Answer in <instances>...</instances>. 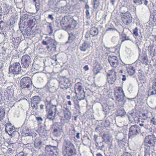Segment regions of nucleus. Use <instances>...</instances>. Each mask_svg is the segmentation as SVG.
<instances>
[{
	"instance_id": "obj_2",
	"label": "nucleus",
	"mask_w": 156,
	"mask_h": 156,
	"mask_svg": "<svg viewBox=\"0 0 156 156\" xmlns=\"http://www.w3.org/2000/svg\"><path fill=\"white\" fill-rule=\"evenodd\" d=\"M62 153L64 156H75L76 154L75 146L70 141H65L62 147Z\"/></svg>"
},
{
	"instance_id": "obj_61",
	"label": "nucleus",
	"mask_w": 156,
	"mask_h": 156,
	"mask_svg": "<svg viewBox=\"0 0 156 156\" xmlns=\"http://www.w3.org/2000/svg\"><path fill=\"white\" fill-rule=\"evenodd\" d=\"M85 8L86 9V10H89V6L87 4H86L85 5Z\"/></svg>"
},
{
	"instance_id": "obj_4",
	"label": "nucleus",
	"mask_w": 156,
	"mask_h": 156,
	"mask_svg": "<svg viewBox=\"0 0 156 156\" xmlns=\"http://www.w3.org/2000/svg\"><path fill=\"white\" fill-rule=\"evenodd\" d=\"M75 92L79 100H83L85 98V93L82 83L80 82L76 83L75 85Z\"/></svg>"
},
{
	"instance_id": "obj_26",
	"label": "nucleus",
	"mask_w": 156,
	"mask_h": 156,
	"mask_svg": "<svg viewBox=\"0 0 156 156\" xmlns=\"http://www.w3.org/2000/svg\"><path fill=\"white\" fill-rule=\"evenodd\" d=\"M126 71L127 73L129 75H133L135 73V69L133 66L131 65H129L128 66H126Z\"/></svg>"
},
{
	"instance_id": "obj_42",
	"label": "nucleus",
	"mask_w": 156,
	"mask_h": 156,
	"mask_svg": "<svg viewBox=\"0 0 156 156\" xmlns=\"http://www.w3.org/2000/svg\"><path fill=\"white\" fill-rule=\"evenodd\" d=\"M93 71V73L94 75H96L98 73H99L100 72V69H98V67H97L96 66H95L94 68Z\"/></svg>"
},
{
	"instance_id": "obj_60",
	"label": "nucleus",
	"mask_w": 156,
	"mask_h": 156,
	"mask_svg": "<svg viewBox=\"0 0 156 156\" xmlns=\"http://www.w3.org/2000/svg\"><path fill=\"white\" fill-rule=\"evenodd\" d=\"M3 13L2 9L1 6H0V17L2 16Z\"/></svg>"
},
{
	"instance_id": "obj_37",
	"label": "nucleus",
	"mask_w": 156,
	"mask_h": 156,
	"mask_svg": "<svg viewBox=\"0 0 156 156\" xmlns=\"http://www.w3.org/2000/svg\"><path fill=\"white\" fill-rule=\"evenodd\" d=\"M27 30V35H35L36 34V30H32V27L29 30Z\"/></svg>"
},
{
	"instance_id": "obj_64",
	"label": "nucleus",
	"mask_w": 156,
	"mask_h": 156,
	"mask_svg": "<svg viewBox=\"0 0 156 156\" xmlns=\"http://www.w3.org/2000/svg\"><path fill=\"white\" fill-rule=\"evenodd\" d=\"M12 150L11 148H8V150H7V152L8 153H11V151H12Z\"/></svg>"
},
{
	"instance_id": "obj_11",
	"label": "nucleus",
	"mask_w": 156,
	"mask_h": 156,
	"mask_svg": "<svg viewBox=\"0 0 156 156\" xmlns=\"http://www.w3.org/2000/svg\"><path fill=\"white\" fill-rule=\"evenodd\" d=\"M21 61L22 66L24 68H27L31 64V58L28 55H24L22 56Z\"/></svg>"
},
{
	"instance_id": "obj_49",
	"label": "nucleus",
	"mask_w": 156,
	"mask_h": 156,
	"mask_svg": "<svg viewBox=\"0 0 156 156\" xmlns=\"http://www.w3.org/2000/svg\"><path fill=\"white\" fill-rule=\"evenodd\" d=\"M48 29H49L50 31L49 32V35H51L53 32L52 27L51 25H49L48 27Z\"/></svg>"
},
{
	"instance_id": "obj_22",
	"label": "nucleus",
	"mask_w": 156,
	"mask_h": 156,
	"mask_svg": "<svg viewBox=\"0 0 156 156\" xmlns=\"http://www.w3.org/2000/svg\"><path fill=\"white\" fill-rule=\"evenodd\" d=\"M34 144L35 147L37 148L38 149L41 148L42 141L41 138L40 137H36L34 141Z\"/></svg>"
},
{
	"instance_id": "obj_62",
	"label": "nucleus",
	"mask_w": 156,
	"mask_h": 156,
	"mask_svg": "<svg viewBox=\"0 0 156 156\" xmlns=\"http://www.w3.org/2000/svg\"><path fill=\"white\" fill-rule=\"evenodd\" d=\"M85 13L87 16H88L90 14V12L89 11V10H86Z\"/></svg>"
},
{
	"instance_id": "obj_35",
	"label": "nucleus",
	"mask_w": 156,
	"mask_h": 156,
	"mask_svg": "<svg viewBox=\"0 0 156 156\" xmlns=\"http://www.w3.org/2000/svg\"><path fill=\"white\" fill-rule=\"evenodd\" d=\"M130 40V38L129 36L124 33H122L121 34V41L122 42L124 41L125 40Z\"/></svg>"
},
{
	"instance_id": "obj_8",
	"label": "nucleus",
	"mask_w": 156,
	"mask_h": 156,
	"mask_svg": "<svg viewBox=\"0 0 156 156\" xmlns=\"http://www.w3.org/2000/svg\"><path fill=\"white\" fill-rule=\"evenodd\" d=\"M21 66L19 62L14 63L9 66V71L11 73L16 74L20 73L21 71Z\"/></svg>"
},
{
	"instance_id": "obj_10",
	"label": "nucleus",
	"mask_w": 156,
	"mask_h": 156,
	"mask_svg": "<svg viewBox=\"0 0 156 156\" xmlns=\"http://www.w3.org/2000/svg\"><path fill=\"white\" fill-rule=\"evenodd\" d=\"M141 132L140 127L137 125L131 126L129 129V136L133 137L136 136Z\"/></svg>"
},
{
	"instance_id": "obj_53",
	"label": "nucleus",
	"mask_w": 156,
	"mask_h": 156,
	"mask_svg": "<svg viewBox=\"0 0 156 156\" xmlns=\"http://www.w3.org/2000/svg\"><path fill=\"white\" fill-rule=\"evenodd\" d=\"M98 135L95 134L94 136V140L95 142H97V141L98 138Z\"/></svg>"
},
{
	"instance_id": "obj_18",
	"label": "nucleus",
	"mask_w": 156,
	"mask_h": 156,
	"mask_svg": "<svg viewBox=\"0 0 156 156\" xmlns=\"http://www.w3.org/2000/svg\"><path fill=\"white\" fill-rule=\"evenodd\" d=\"M63 115L62 116V119L64 120L69 121L71 119L72 113L69 108H64L63 110Z\"/></svg>"
},
{
	"instance_id": "obj_44",
	"label": "nucleus",
	"mask_w": 156,
	"mask_h": 156,
	"mask_svg": "<svg viewBox=\"0 0 156 156\" xmlns=\"http://www.w3.org/2000/svg\"><path fill=\"white\" fill-rule=\"evenodd\" d=\"M12 42L14 45L17 46V45L19 44V41L16 38H14L12 40Z\"/></svg>"
},
{
	"instance_id": "obj_30",
	"label": "nucleus",
	"mask_w": 156,
	"mask_h": 156,
	"mask_svg": "<svg viewBox=\"0 0 156 156\" xmlns=\"http://www.w3.org/2000/svg\"><path fill=\"white\" fill-rule=\"evenodd\" d=\"M148 50L150 55H154L155 53V49L154 48V46L153 44H150L148 46Z\"/></svg>"
},
{
	"instance_id": "obj_14",
	"label": "nucleus",
	"mask_w": 156,
	"mask_h": 156,
	"mask_svg": "<svg viewBox=\"0 0 156 156\" xmlns=\"http://www.w3.org/2000/svg\"><path fill=\"white\" fill-rule=\"evenodd\" d=\"M41 99L38 96H35L32 97L31 100V104L32 107L35 109H38V104L41 101Z\"/></svg>"
},
{
	"instance_id": "obj_27",
	"label": "nucleus",
	"mask_w": 156,
	"mask_h": 156,
	"mask_svg": "<svg viewBox=\"0 0 156 156\" xmlns=\"http://www.w3.org/2000/svg\"><path fill=\"white\" fill-rule=\"evenodd\" d=\"M125 94L124 92L119 94L117 96H115V100L118 102L123 101L124 99Z\"/></svg>"
},
{
	"instance_id": "obj_40",
	"label": "nucleus",
	"mask_w": 156,
	"mask_h": 156,
	"mask_svg": "<svg viewBox=\"0 0 156 156\" xmlns=\"http://www.w3.org/2000/svg\"><path fill=\"white\" fill-rule=\"evenodd\" d=\"M138 29L137 27H135L133 30V34L135 37L138 36L139 34L138 33Z\"/></svg>"
},
{
	"instance_id": "obj_47",
	"label": "nucleus",
	"mask_w": 156,
	"mask_h": 156,
	"mask_svg": "<svg viewBox=\"0 0 156 156\" xmlns=\"http://www.w3.org/2000/svg\"><path fill=\"white\" fill-rule=\"evenodd\" d=\"M151 122L153 125H156V119L154 117H152L151 120Z\"/></svg>"
},
{
	"instance_id": "obj_6",
	"label": "nucleus",
	"mask_w": 156,
	"mask_h": 156,
	"mask_svg": "<svg viewBox=\"0 0 156 156\" xmlns=\"http://www.w3.org/2000/svg\"><path fill=\"white\" fill-rule=\"evenodd\" d=\"M121 20L124 24L128 25L133 21V17L130 12L126 11L125 12H121L120 13Z\"/></svg>"
},
{
	"instance_id": "obj_36",
	"label": "nucleus",
	"mask_w": 156,
	"mask_h": 156,
	"mask_svg": "<svg viewBox=\"0 0 156 156\" xmlns=\"http://www.w3.org/2000/svg\"><path fill=\"white\" fill-rule=\"evenodd\" d=\"M100 0H93V8L95 9H97L100 4Z\"/></svg>"
},
{
	"instance_id": "obj_54",
	"label": "nucleus",
	"mask_w": 156,
	"mask_h": 156,
	"mask_svg": "<svg viewBox=\"0 0 156 156\" xmlns=\"http://www.w3.org/2000/svg\"><path fill=\"white\" fill-rule=\"evenodd\" d=\"M36 119L38 121H43V119L41 117H38V116H37L36 117Z\"/></svg>"
},
{
	"instance_id": "obj_23",
	"label": "nucleus",
	"mask_w": 156,
	"mask_h": 156,
	"mask_svg": "<svg viewBox=\"0 0 156 156\" xmlns=\"http://www.w3.org/2000/svg\"><path fill=\"white\" fill-rule=\"evenodd\" d=\"M102 138L105 142H112V137L111 135L108 133H104Z\"/></svg>"
},
{
	"instance_id": "obj_57",
	"label": "nucleus",
	"mask_w": 156,
	"mask_h": 156,
	"mask_svg": "<svg viewBox=\"0 0 156 156\" xmlns=\"http://www.w3.org/2000/svg\"><path fill=\"white\" fill-rule=\"evenodd\" d=\"M83 69L85 71H86L88 70H89V69L88 68V66H87H87H85L83 67Z\"/></svg>"
},
{
	"instance_id": "obj_5",
	"label": "nucleus",
	"mask_w": 156,
	"mask_h": 156,
	"mask_svg": "<svg viewBox=\"0 0 156 156\" xmlns=\"http://www.w3.org/2000/svg\"><path fill=\"white\" fill-rule=\"evenodd\" d=\"M107 80L108 83L112 84L117 78V73L114 69H110L106 73Z\"/></svg>"
},
{
	"instance_id": "obj_28",
	"label": "nucleus",
	"mask_w": 156,
	"mask_h": 156,
	"mask_svg": "<svg viewBox=\"0 0 156 156\" xmlns=\"http://www.w3.org/2000/svg\"><path fill=\"white\" fill-rule=\"evenodd\" d=\"M98 29L95 27H93L91 28L90 31V33L93 36H94L98 35Z\"/></svg>"
},
{
	"instance_id": "obj_3",
	"label": "nucleus",
	"mask_w": 156,
	"mask_h": 156,
	"mask_svg": "<svg viewBox=\"0 0 156 156\" xmlns=\"http://www.w3.org/2000/svg\"><path fill=\"white\" fill-rule=\"evenodd\" d=\"M48 38L47 41L43 40L42 41V44L44 45H47L46 48L48 51L52 52H55L56 51V46L58 43L55 39L51 37H46L45 38Z\"/></svg>"
},
{
	"instance_id": "obj_12",
	"label": "nucleus",
	"mask_w": 156,
	"mask_h": 156,
	"mask_svg": "<svg viewBox=\"0 0 156 156\" xmlns=\"http://www.w3.org/2000/svg\"><path fill=\"white\" fill-rule=\"evenodd\" d=\"M108 60L111 66L113 68H116L119 65V61L117 56L110 55L108 56Z\"/></svg>"
},
{
	"instance_id": "obj_21",
	"label": "nucleus",
	"mask_w": 156,
	"mask_h": 156,
	"mask_svg": "<svg viewBox=\"0 0 156 156\" xmlns=\"http://www.w3.org/2000/svg\"><path fill=\"white\" fill-rule=\"evenodd\" d=\"M144 154L145 155H150L151 151L153 150V148L151 146L149 145V144L147 143L146 142H144Z\"/></svg>"
},
{
	"instance_id": "obj_20",
	"label": "nucleus",
	"mask_w": 156,
	"mask_h": 156,
	"mask_svg": "<svg viewBox=\"0 0 156 156\" xmlns=\"http://www.w3.org/2000/svg\"><path fill=\"white\" fill-rule=\"evenodd\" d=\"M103 111L105 113V114L107 115L112 112V107L111 105H107L106 104H104L102 105Z\"/></svg>"
},
{
	"instance_id": "obj_15",
	"label": "nucleus",
	"mask_w": 156,
	"mask_h": 156,
	"mask_svg": "<svg viewBox=\"0 0 156 156\" xmlns=\"http://www.w3.org/2000/svg\"><path fill=\"white\" fill-rule=\"evenodd\" d=\"M53 130L52 133L54 136H59L63 132L62 127L61 125H55L53 126Z\"/></svg>"
},
{
	"instance_id": "obj_63",
	"label": "nucleus",
	"mask_w": 156,
	"mask_h": 156,
	"mask_svg": "<svg viewBox=\"0 0 156 156\" xmlns=\"http://www.w3.org/2000/svg\"><path fill=\"white\" fill-rule=\"evenodd\" d=\"M80 133H76V137L77 139H79L80 138Z\"/></svg>"
},
{
	"instance_id": "obj_41",
	"label": "nucleus",
	"mask_w": 156,
	"mask_h": 156,
	"mask_svg": "<svg viewBox=\"0 0 156 156\" xmlns=\"http://www.w3.org/2000/svg\"><path fill=\"white\" fill-rule=\"evenodd\" d=\"M139 117L140 118H142L144 120H145L147 118V113H140Z\"/></svg>"
},
{
	"instance_id": "obj_33",
	"label": "nucleus",
	"mask_w": 156,
	"mask_h": 156,
	"mask_svg": "<svg viewBox=\"0 0 156 156\" xmlns=\"http://www.w3.org/2000/svg\"><path fill=\"white\" fill-rule=\"evenodd\" d=\"M89 48V46L86 41H84L83 43L81 46H80V49L82 51H85L86 49Z\"/></svg>"
},
{
	"instance_id": "obj_59",
	"label": "nucleus",
	"mask_w": 156,
	"mask_h": 156,
	"mask_svg": "<svg viewBox=\"0 0 156 156\" xmlns=\"http://www.w3.org/2000/svg\"><path fill=\"white\" fill-rule=\"evenodd\" d=\"M126 77L125 75H122V81H125L126 80Z\"/></svg>"
},
{
	"instance_id": "obj_58",
	"label": "nucleus",
	"mask_w": 156,
	"mask_h": 156,
	"mask_svg": "<svg viewBox=\"0 0 156 156\" xmlns=\"http://www.w3.org/2000/svg\"><path fill=\"white\" fill-rule=\"evenodd\" d=\"M148 2L147 0H142V4L143 2L144 4H145L146 5H147L148 3Z\"/></svg>"
},
{
	"instance_id": "obj_29",
	"label": "nucleus",
	"mask_w": 156,
	"mask_h": 156,
	"mask_svg": "<svg viewBox=\"0 0 156 156\" xmlns=\"http://www.w3.org/2000/svg\"><path fill=\"white\" fill-rule=\"evenodd\" d=\"M137 119H135V122L137 124H139L140 126H144L145 122H144V119H143L142 118H136Z\"/></svg>"
},
{
	"instance_id": "obj_51",
	"label": "nucleus",
	"mask_w": 156,
	"mask_h": 156,
	"mask_svg": "<svg viewBox=\"0 0 156 156\" xmlns=\"http://www.w3.org/2000/svg\"><path fill=\"white\" fill-rule=\"evenodd\" d=\"M4 24L5 22L1 20L0 21V30H2L4 29V27L2 26V23Z\"/></svg>"
},
{
	"instance_id": "obj_19",
	"label": "nucleus",
	"mask_w": 156,
	"mask_h": 156,
	"mask_svg": "<svg viewBox=\"0 0 156 156\" xmlns=\"http://www.w3.org/2000/svg\"><path fill=\"white\" fill-rule=\"evenodd\" d=\"M21 134L23 136H31L32 133L31 129L29 128L28 127L24 126L22 129Z\"/></svg>"
},
{
	"instance_id": "obj_24",
	"label": "nucleus",
	"mask_w": 156,
	"mask_h": 156,
	"mask_svg": "<svg viewBox=\"0 0 156 156\" xmlns=\"http://www.w3.org/2000/svg\"><path fill=\"white\" fill-rule=\"evenodd\" d=\"M5 131L7 132H9V135L12 134L15 131V128L11 125L10 123L7 124L5 125Z\"/></svg>"
},
{
	"instance_id": "obj_56",
	"label": "nucleus",
	"mask_w": 156,
	"mask_h": 156,
	"mask_svg": "<svg viewBox=\"0 0 156 156\" xmlns=\"http://www.w3.org/2000/svg\"><path fill=\"white\" fill-rule=\"evenodd\" d=\"M110 30H116V29L114 28V27H111V28H108L107 29L106 31H108Z\"/></svg>"
},
{
	"instance_id": "obj_13",
	"label": "nucleus",
	"mask_w": 156,
	"mask_h": 156,
	"mask_svg": "<svg viewBox=\"0 0 156 156\" xmlns=\"http://www.w3.org/2000/svg\"><path fill=\"white\" fill-rule=\"evenodd\" d=\"M156 141V137L154 135H148L145 138L144 142H146L152 147H154Z\"/></svg>"
},
{
	"instance_id": "obj_39",
	"label": "nucleus",
	"mask_w": 156,
	"mask_h": 156,
	"mask_svg": "<svg viewBox=\"0 0 156 156\" xmlns=\"http://www.w3.org/2000/svg\"><path fill=\"white\" fill-rule=\"evenodd\" d=\"M39 133L41 136H45L46 134V130L44 128L38 129Z\"/></svg>"
},
{
	"instance_id": "obj_25",
	"label": "nucleus",
	"mask_w": 156,
	"mask_h": 156,
	"mask_svg": "<svg viewBox=\"0 0 156 156\" xmlns=\"http://www.w3.org/2000/svg\"><path fill=\"white\" fill-rule=\"evenodd\" d=\"M114 96H117L118 94H120L124 92L123 88L121 87L116 86L114 88Z\"/></svg>"
},
{
	"instance_id": "obj_45",
	"label": "nucleus",
	"mask_w": 156,
	"mask_h": 156,
	"mask_svg": "<svg viewBox=\"0 0 156 156\" xmlns=\"http://www.w3.org/2000/svg\"><path fill=\"white\" fill-rule=\"evenodd\" d=\"M153 88L154 90V91H153L152 92V94H155L156 93V80L154 82L152 85Z\"/></svg>"
},
{
	"instance_id": "obj_9",
	"label": "nucleus",
	"mask_w": 156,
	"mask_h": 156,
	"mask_svg": "<svg viewBox=\"0 0 156 156\" xmlns=\"http://www.w3.org/2000/svg\"><path fill=\"white\" fill-rule=\"evenodd\" d=\"M47 118L50 120H53L55 118V115L57 111V108L56 105H52L47 110Z\"/></svg>"
},
{
	"instance_id": "obj_55",
	"label": "nucleus",
	"mask_w": 156,
	"mask_h": 156,
	"mask_svg": "<svg viewBox=\"0 0 156 156\" xmlns=\"http://www.w3.org/2000/svg\"><path fill=\"white\" fill-rule=\"evenodd\" d=\"M48 18L50 19L51 20H53L54 19V18L52 16V15L49 14L48 15Z\"/></svg>"
},
{
	"instance_id": "obj_48",
	"label": "nucleus",
	"mask_w": 156,
	"mask_h": 156,
	"mask_svg": "<svg viewBox=\"0 0 156 156\" xmlns=\"http://www.w3.org/2000/svg\"><path fill=\"white\" fill-rule=\"evenodd\" d=\"M121 156H132V155L130 152H124Z\"/></svg>"
},
{
	"instance_id": "obj_1",
	"label": "nucleus",
	"mask_w": 156,
	"mask_h": 156,
	"mask_svg": "<svg viewBox=\"0 0 156 156\" xmlns=\"http://www.w3.org/2000/svg\"><path fill=\"white\" fill-rule=\"evenodd\" d=\"M60 24L62 29L66 30H70L75 28L77 23L73 18L68 16L62 18L60 21Z\"/></svg>"
},
{
	"instance_id": "obj_16",
	"label": "nucleus",
	"mask_w": 156,
	"mask_h": 156,
	"mask_svg": "<svg viewBox=\"0 0 156 156\" xmlns=\"http://www.w3.org/2000/svg\"><path fill=\"white\" fill-rule=\"evenodd\" d=\"M59 83V85L61 88L65 89L69 88L71 84L69 79L66 77L61 79Z\"/></svg>"
},
{
	"instance_id": "obj_46",
	"label": "nucleus",
	"mask_w": 156,
	"mask_h": 156,
	"mask_svg": "<svg viewBox=\"0 0 156 156\" xmlns=\"http://www.w3.org/2000/svg\"><path fill=\"white\" fill-rule=\"evenodd\" d=\"M133 2L137 5H140L143 4L142 0H133Z\"/></svg>"
},
{
	"instance_id": "obj_17",
	"label": "nucleus",
	"mask_w": 156,
	"mask_h": 156,
	"mask_svg": "<svg viewBox=\"0 0 156 156\" xmlns=\"http://www.w3.org/2000/svg\"><path fill=\"white\" fill-rule=\"evenodd\" d=\"M56 147H53L51 145L46 146L45 149L46 155L48 156H57L54 152V151L56 150Z\"/></svg>"
},
{
	"instance_id": "obj_7",
	"label": "nucleus",
	"mask_w": 156,
	"mask_h": 156,
	"mask_svg": "<svg viewBox=\"0 0 156 156\" xmlns=\"http://www.w3.org/2000/svg\"><path fill=\"white\" fill-rule=\"evenodd\" d=\"M32 81L31 78L28 77H23L20 82V85L22 89L29 88L31 87Z\"/></svg>"
},
{
	"instance_id": "obj_34",
	"label": "nucleus",
	"mask_w": 156,
	"mask_h": 156,
	"mask_svg": "<svg viewBox=\"0 0 156 156\" xmlns=\"http://www.w3.org/2000/svg\"><path fill=\"white\" fill-rule=\"evenodd\" d=\"M69 36L68 37V40L66 42V43H70L74 41L75 38V35L73 33H68Z\"/></svg>"
},
{
	"instance_id": "obj_31",
	"label": "nucleus",
	"mask_w": 156,
	"mask_h": 156,
	"mask_svg": "<svg viewBox=\"0 0 156 156\" xmlns=\"http://www.w3.org/2000/svg\"><path fill=\"white\" fill-rule=\"evenodd\" d=\"M5 111L4 108L2 106L0 107V121L3 119L5 115Z\"/></svg>"
},
{
	"instance_id": "obj_50",
	"label": "nucleus",
	"mask_w": 156,
	"mask_h": 156,
	"mask_svg": "<svg viewBox=\"0 0 156 156\" xmlns=\"http://www.w3.org/2000/svg\"><path fill=\"white\" fill-rule=\"evenodd\" d=\"M142 60L143 61L142 62L143 63L145 64H148V60L147 59L146 57H144Z\"/></svg>"
},
{
	"instance_id": "obj_52",
	"label": "nucleus",
	"mask_w": 156,
	"mask_h": 156,
	"mask_svg": "<svg viewBox=\"0 0 156 156\" xmlns=\"http://www.w3.org/2000/svg\"><path fill=\"white\" fill-rule=\"evenodd\" d=\"M15 156H25L24 153L23 152H20L17 154Z\"/></svg>"
},
{
	"instance_id": "obj_32",
	"label": "nucleus",
	"mask_w": 156,
	"mask_h": 156,
	"mask_svg": "<svg viewBox=\"0 0 156 156\" xmlns=\"http://www.w3.org/2000/svg\"><path fill=\"white\" fill-rule=\"evenodd\" d=\"M33 2H35V6L37 12L39 10L40 8L41 3L39 0H32Z\"/></svg>"
},
{
	"instance_id": "obj_43",
	"label": "nucleus",
	"mask_w": 156,
	"mask_h": 156,
	"mask_svg": "<svg viewBox=\"0 0 156 156\" xmlns=\"http://www.w3.org/2000/svg\"><path fill=\"white\" fill-rule=\"evenodd\" d=\"M33 24L34 23L33 19H30L28 20L27 23V25L29 27H33Z\"/></svg>"
},
{
	"instance_id": "obj_38",
	"label": "nucleus",
	"mask_w": 156,
	"mask_h": 156,
	"mask_svg": "<svg viewBox=\"0 0 156 156\" xmlns=\"http://www.w3.org/2000/svg\"><path fill=\"white\" fill-rule=\"evenodd\" d=\"M78 100V99L77 98V99H76V100L74 99L73 100V102L75 105V108L76 110H79L80 109V106Z\"/></svg>"
}]
</instances>
